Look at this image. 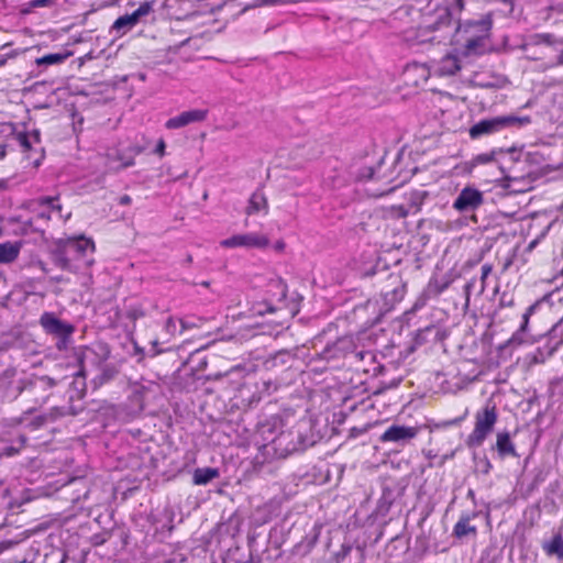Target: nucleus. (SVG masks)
<instances>
[{
	"instance_id": "nucleus-1",
	"label": "nucleus",
	"mask_w": 563,
	"mask_h": 563,
	"mask_svg": "<svg viewBox=\"0 0 563 563\" xmlns=\"http://www.w3.org/2000/svg\"><path fill=\"white\" fill-rule=\"evenodd\" d=\"M96 244L91 238L82 234L62 238L55 242L53 262L59 268L77 274L93 265Z\"/></svg>"
},
{
	"instance_id": "nucleus-2",
	"label": "nucleus",
	"mask_w": 563,
	"mask_h": 563,
	"mask_svg": "<svg viewBox=\"0 0 563 563\" xmlns=\"http://www.w3.org/2000/svg\"><path fill=\"white\" fill-rule=\"evenodd\" d=\"M310 430L309 421L306 419L287 424L280 429L279 438L276 440L272 459H283L289 454L303 450L312 443L308 437Z\"/></svg>"
},
{
	"instance_id": "nucleus-3",
	"label": "nucleus",
	"mask_w": 563,
	"mask_h": 563,
	"mask_svg": "<svg viewBox=\"0 0 563 563\" xmlns=\"http://www.w3.org/2000/svg\"><path fill=\"white\" fill-rule=\"evenodd\" d=\"M498 413L496 405L487 401L475 415V426L466 440L468 448H479L486 438L493 432Z\"/></svg>"
},
{
	"instance_id": "nucleus-4",
	"label": "nucleus",
	"mask_w": 563,
	"mask_h": 563,
	"mask_svg": "<svg viewBox=\"0 0 563 563\" xmlns=\"http://www.w3.org/2000/svg\"><path fill=\"white\" fill-rule=\"evenodd\" d=\"M287 424L288 421H285L280 416H272L257 426L254 441L264 459H272L280 429Z\"/></svg>"
},
{
	"instance_id": "nucleus-5",
	"label": "nucleus",
	"mask_w": 563,
	"mask_h": 563,
	"mask_svg": "<svg viewBox=\"0 0 563 563\" xmlns=\"http://www.w3.org/2000/svg\"><path fill=\"white\" fill-rule=\"evenodd\" d=\"M530 122L531 119L528 115H500L490 119H484L470 129V136L472 139H477L483 135L497 133L506 128H521L528 125Z\"/></svg>"
},
{
	"instance_id": "nucleus-6",
	"label": "nucleus",
	"mask_w": 563,
	"mask_h": 563,
	"mask_svg": "<svg viewBox=\"0 0 563 563\" xmlns=\"http://www.w3.org/2000/svg\"><path fill=\"white\" fill-rule=\"evenodd\" d=\"M40 324L47 334L58 339V350L65 349L75 331L73 324L57 318L53 312H44L40 318Z\"/></svg>"
},
{
	"instance_id": "nucleus-7",
	"label": "nucleus",
	"mask_w": 563,
	"mask_h": 563,
	"mask_svg": "<svg viewBox=\"0 0 563 563\" xmlns=\"http://www.w3.org/2000/svg\"><path fill=\"white\" fill-rule=\"evenodd\" d=\"M471 26L477 27L479 33L477 35L462 37L465 42V52L468 55L483 54L486 49V41L492 29V20L489 18H483L481 20L474 21Z\"/></svg>"
},
{
	"instance_id": "nucleus-8",
	"label": "nucleus",
	"mask_w": 563,
	"mask_h": 563,
	"mask_svg": "<svg viewBox=\"0 0 563 563\" xmlns=\"http://www.w3.org/2000/svg\"><path fill=\"white\" fill-rule=\"evenodd\" d=\"M153 10V2L145 1L140 4V7L132 12L131 14H125L118 18L111 26V31L115 32L118 37L126 34L131 29H133L143 16L150 14Z\"/></svg>"
},
{
	"instance_id": "nucleus-9",
	"label": "nucleus",
	"mask_w": 563,
	"mask_h": 563,
	"mask_svg": "<svg viewBox=\"0 0 563 563\" xmlns=\"http://www.w3.org/2000/svg\"><path fill=\"white\" fill-rule=\"evenodd\" d=\"M550 295L543 296L540 300L536 301L531 306H529L526 312L522 314V321L519 329L512 333V335L505 343L506 347H515L521 344L532 343L531 336L528 334V325L530 317L536 312V310L545 301H548Z\"/></svg>"
},
{
	"instance_id": "nucleus-10",
	"label": "nucleus",
	"mask_w": 563,
	"mask_h": 563,
	"mask_svg": "<svg viewBox=\"0 0 563 563\" xmlns=\"http://www.w3.org/2000/svg\"><path fill=\"white\" fill-rule=\"evenodd\" d=\"M268 244L269 239L266 235L255 232L235 234L220 242V246L224 249H265Z\"/></svg>"
},
{
	"instance_id": "nucleus-11",
	"label": "nucleus",
	"mask_w": 563,
	"mask_h": 563,
	"mask_svg": "<svg viewBox=\"0 0 563 563\" xmlns=\"http://www.w3.org/2000/svg\"><path fill=\"white\" fill-rule=\"evenodd\" d=\"M421 429V426L391 424L380 435V441L384 443L406 445L420 433Z\"/></svg>"
},
{
	"instance_id": "nucleus-12",
	"label": "nucleus",
	"mask_w": 563,
	"mask_h": 563,
	"mask_svg": "<svg viewBox=\"0 0 563 563\" xmlns=\"http://www.w3.org/2000/svg\"><path fill=\"white\" fill-rule=\"evenodd\" d=\"M484 202L483 192L473 187L463 188L453 202V208L459 212L475 211Z\"/></svg>"
},
{
	"instance_id": "nucleus-13",
	"label": "nucleus",
	"mask_w": 563,
	"mask_h": 563,
	"mask_svg": "<svg viewBox=\"0 0 563 563\" xmlns=\"http://www.w3.org/2000/svg\"><path fill=\"white\" fill-rule=\"evenodd\" d=\"M97 358V354L92 349H86L82 352L81 357L79 358L80 368L75 374L74 380L71 383L74 391L77 397H82L86 391V375L88 371V365L93 364Z\"/></svg>"
},
{
	"instance_id": "nucleus-14",
	"label": "nucleus",
	"mask_w": 563,
	"mask_h": 563,
	"mask_svg": "<svg viewBox=\"0 0 563 563\" xmlns=\"http://www.w3.org/2000/svg\"><path fill=\"white\" fill-rule=\"evenodd\" d=\"M208 111L203 109H194L184 111L180 114L168 119L165 126L169 130L179 129L190 123L201 122L207 118Z\"/></svg>"
},
{
	"instance_id": "nucleus-15",
	"label": "nucleus",
	"mask_w": 563,
	"mask_h": 563,
	"mask_svg": "<svg viewBox=\"0 0 563 563\" xmlns=\"http://www.w3.org/2000/svg\"><path fill=\"white\" fill-rule=\"evenodd\" d=\"M38 209L36 210V217L43 220H49L53 216L63 218L62 206L57 197H43L40 198Z\"/></svg>"
},
{
	"instance_id": "nucleus-16",
	"label": "nucleus",
	"mask_w": 563,
	"mask_h": 563,
	"mask_svg": "<svg viewBox=\"0 0 563 563\" xmlns=\"http://www.w3.org/2000/svg\"><path fill=\"white\" fill-rule=\"evenodd\" d=\"M478 516L477 511H472L467 514H462L459 521L455 523L453 528V534L456 538H463L468 534L476 536L477 528L476 526L471 525V521Z\"/></svg>"
},
{
	"instance_id": "nucleus-17",
	"label": "nucleus",
	"mask_w": 563,
	"mask_h": 563,
	"mask_svg": "<svg viewBox=\"0 0 563 563\" xmlns=\"http://www.w3.org/2000/svg\"><path fill=\"white\" fill-rule=\"evenodd\" d=\"M159 386L154 382L147 384L137 383L133 385V398L139 404L140 408L144 407V401L148 399L151 395L157 393Z\"/></svg>"
},
{
	"instance_id": "nucleus-18",
	"label": "nucleus",
	"mask_w": 563,
	"mask_h": 563,
	"mask_svg": "<svg viewBox=\"0 0 563 563\" xmlns=\"http://www.w3.org/2000/svg\"><path fill=\"white\" fill-rule=\"evenodd\" d=\"M461 68L460 60L455 55H445L437 65L435 71L441 76H452Z\"/></svg>"
},
{
	"instance_id": "nucleus-19",
	"label": "nucleus",
	"mask_w": 563,
	"mask_h": 563,
	"mask_svg": "<svg viewBox=\"0 0 563 563\" xmlns=\"http://www.w3.org/2000/svg\"><path fill=\"white\" fill-rule=\"evenodd\" d=\"M21 242L0 243V264H10L14 262L21 251Z\"/></svg>"
},
{
	"instance_id": "nucleus-20",
	"label": "nucleus",
	"mask_w": 563,
	"mask_h": 563,
	"mask_svg": "<svg viewBox=\"0 0 563 563\" xmlns=\"http://www.w3.org/2000/svg\"><path fill=\"white\" fill-rule=\"evenodd\" d=\"M268 203L267 199L262 190H256L252 194L249 200V206L246 208V213L249 216L257 213L260 211H264L267 213Z\"/></svg>"
},
{
	"instance_id": "nucleus-21",
	"label": "nucleus",
	"mask_w": 563,
	"mask_h": 563,
	"mask_svg": "<svg viewBox=\"0 0 563 563\" xmlns=\"http://www.w3.org/2000/svg\"><path fill=\"white\" fill-rule=\"evenodd\" d=\"M545 344L554 352L563 344V320H560L550 329Z\"/></svg>"
},
{
	"instance_id": "nucleus-22",
	"label": "nucleus",
	"mask_w": 563,
	"mask_h": 563,
	"mask_svg": "<svg viewBox=\"0 0 563 563\" xmlns=\"http://www.w3.org/2000/svg\"><path fill=\"white\" fill-rule=\"evenodd\" d=\"M496 448L500 456H516L517 452L508 432L497 434Z\"/></svg>"
},
{
	"instance_id": "nucleus-23",
	"label": "nucleus",
	"mask_w": 563,
	"mask_h": 563,
	"mask_svg": "<svg viewBox=\"0 0 563 563\" xmlns=\"http://www.w3.org/2000/svg\"><path fill=\"white\" fill-rule=\"evenodd\" d=\"M555 352L551 350L550 346L544 344L543 346H539L536 351L529 353L526 358L530 365L541 364L544 363Z\"/></svg>"
},
{
	"instance_id": "nucleus-24",
	"label": "nucleus",
	"mask_w": 563,
	"mask_h": 563,
	"mask_svg": "<svg viewBox=\"0 0 563 563\" xmlns=\"http://www.w3.org/2000/svg\"><path fill=\"white\" fill-rule=\"evenodd\" d=\"M219 476V471L213 467L197 468L194 472V483L196 485H207Z\"/></svg>"
},
{
	"instance_id": "nucleus-25",
	"label": "nucleus",
	"mask_w": 563,
	"mask_h": 563,
	"mask_svg": "<svg viewBox=\"0 0 563 563\" xmlns=\"http://www.w3.org/2000/svg\"><path fill=\"white\" fill-rule=\"evenodd\" d=\"M396 282L395 287L389 291L384 292V298L387 303L394 305L402 300L406 294V285L401 283L397 277L394 278Z\"/></svg>"
},
{
	"instance_id": "nucleus-26",
	"label": "nucleus",
	"mask_w": 563,
	"mask_h": 563,
	"mask_svg": "<svg viewBox=\"0 0 563 563\" xmlns=\"http://www.w3.org/2000/svg\"><path fill=\"white\" fill-rule=\"evenodd\" d=\"M452 20L451 10L445 7H440L437 9V20L430 24H427V29L438 30L441 26L450 25Z\"/></svg>"
},
{
	"instance_id": "nucleus-27",
	"label": "nucleus",
	"mask_w": 563,
	"mask_h": 563,
	"mask_svg": "<svg viewBox=\"0 0 563 563\" xmlns=\"http://www.w3.org/2000/svg\"><path fill=\"white\" fill-rule=\"evenodd\" d=\"M543 550L548 555L563 559V537L561 534L554 536L550 542L543 545Z\"/></svg>"
},
{
	"instance_id": "nucleus-28",
	"label": "nucleus",
	"mask_w": 563,
	"mask_h": 563,
	"mask_svg": "<svg viewBox=\"0 0 563 563\" xmlns=\"http://www.w3.org/2000/svg\"><path fill=\"white\" fill-rule=\"evenodd\" d=\"M16 140L24 151H29L34 144L40 143V132L33 131L30 133H20L18 134Z\"/></svg>"
},
{
	"instance_id": "nucleus-29",
	"label": "nucleus",
	"mask_w": 563,
	"mask_h": 563,
	"mask_svg": "<svg viewBox=\"0 0 563 563\" xmlns=\"http://www.w3.org/2000/svg\"><path fill=\"white\" fill-rule=\"evenodd\" d=\"M55 385L54 379H52L48 376H42L36 378L31 386V391L34 394H37V391H47L48 389L53 388Z\"/></svg>"
},
{
	"instance_id": "nucleus-30",
	"label": "nucleus",
	"mask_w": 563,
	"mask_h": 563,
	"mask_svg": "<svg viewBox=\"0 0 563 563\" xmlns=\"http://www.w3.org/2000/svg\"><path fill=\"white\" fill-rule=\"evenodd\" d=\"M499 153V151L497 150H492L489 152H486V153H481V154H477L475 155L472 161H471V164L472 166H478V165H485V164H489L492 162L495 161L496 158V155Z\"/></svg>"
},
{
	"instance_id": "nucleus-31",
	"label": "nucleus",
	"mask_w": 563,
	"mask_h": 563,
	"mask_svg": "<svg viewBox=\"0 0 563 563\" xmlns=\"http://www.w3.org/2000/svg\"><path fill=\"white\" fill-rule=\"evenodd\" d=\"M66 58L63 54H47L37 59L38 65H54L64 62Z\"/></svg>"
},
{
	"instance_id": "nucleus-32",
	"label": "nucleus",
	"mask_w": 563,
	"mask_h": 563,
	"mask_svg": "<svg viewBox=\"0 0 563 563\" xmlns=\"http://www.w3.org/2000/svg\"><path fill=\"white\" fill-rule=\"evenodd\" d=\"M474 21H470V22H466L464 24H460L459 27H457V34L463 37V36H471V35H477L479 33V31H477V27H472V23Z\"/></svg>"
},
{
	"instance_id": "nucleus-33",
	"label": "nucleus",
	"mask_w": 563,
	"mask_h": 563,
	"mask_svg": "<svg viewBox=\"0 0 563 563\" xmlns=\"http://www.w3.org/2000/svg\"><path fill=\"white\" fill-rule=\"evenodd\" d=\"M24 443H25V438L20 435V438L18 440V445H10V446L3 448L0 455L12 456L22 449Z\"/></svg>"
},
{
	"instance_id": "nucleus-34",
	"label": "nucleus",
	"mask_w": 563,
	"mask_h": 563,
	"mask_svg": "<svg viewBox=\"0 0 563 563\" xmlns=\"http://www.w3.org/2000/svg\"><path fill=\"white\" fill-rule=\"evenodd\" d=\"M492 271H493V266L490 264H484L482 266V276H481L482 288H481V292H483L485 290V288H486V279L490 275Z\"/></svg>"
},
{
	"instance_id": "nucleus-35",
	"label": "nucleus",
	"mask_w": 563,
	"mask_h": 563,
	"mask_svg": "<svg viewBox=\"0 0 563 563\" xmlns=\"http://www.w3.org/2000/svg\"><path fill=\"white\" fill-rule=\"evenodd\" d=\"M179 322V320H176L174 318H168L166 320V323H165V330L167 333L174 335L176 334L177 332L179 333V330L177 329V323Z\"/></svg>"
},
{
	"instance_id": "nucleus-36",
	"label": "nucleus",
	"mask_w": 563,
	"mask_h": 563,
	"mask_svg": "<svg viewBox=\"0 0 563 563\" xmlns=\"http://www.w3.org/2000/svg\"><path fill=\"white\" fill-rule=\"evenodd\" d=\"M53 4V0H31L26 3L31 9L47 8Z\"/></svg>"
},
{
	"instance_id": "nucleus-37",
	"label": "nucleus",
	"mask_w": 563,
	"mask_h": 563,
	"mask_svg": "<svg viewBox=\"0 0 563 563\" xmlns=\"http://www.w3.org/2000/svg\"><path fill=\"white\" fill-rule=\"evenodd\" d=\"M165 150H166V143L163 139H159L157 141V144L154 148V154L158 155L159 157H163L165 155Z\"/></svg>"
},
{
	"instance_id": "nucleus-38",
	"label": "nucleus",
	"mask_w": 563,
	"mask_h": 563,
	"mask_svg": "<svg viewBox=\"0 0 563 563\" xmlns=\"http://www.w3.org/2000/svg\"><path fill=\"white\" fill-rule=\"evenodd\" d=\"M474 285H475V279H472L468 283H466V285L464 286V292H465L467 302L470 300V296H471L472 289L474 288Z\"/></svg>"
},
{
	"instance_id": "nucleus-39",
	"label": "nucleus",
	"mask_w": 563,
	"mask_h": 563,
	"mask_svg": "<svg viewBox=\"0 0 563 563\" xmlns=\"http://www.w3.org/2000/svg\"><path fill=\"white\" fill-rule=\"evenodd\" d=\"M119 159L121 161V163L118 166V168H126V167L134 165V159L132 157H129V158L119 157Z\"/></svg>"
},
{
	"instance_id": "nucleus-40",
	"label": "nucleus",
	"mask_w": 563,
	"mask_h": 563,
	"mask_svg": "<svg viewBox=\"0 0 563 563\" xmlns=\"http://www.w3.org/2000/svg\"><path fill=\"white\" fill-rule=\"evenodd\" d=\"M162 353V350L158 349V342L157 341H153L152 342V347L151 350L148 351V355L151 357H154V356H157L158 354Z\"/></svg>"
},
{
	"instance_id": "nucleus-41",
	"label": "nucleus",
	"mask_w": 563,
	"mask_h": 563,
	"mask_svg": "<svg viewBox=\"0 0 563 563\" xmlns=\"http://www.w3.org/2000/svg\"><path fill=\"white\" fill-rule=\"evenodd\" d=\"M179 324H180L179 333H183L185 330L191 329V328L196 327L195 323H191V322H189L187 320H184V319H179Z\"/></svg>"
},
{
	"instance_id": "nucleus-42",
	"label": "nucleus",
	"mask_w": 563,
	"mask_h": 563,
	"mask_svg": "<svg viewBox=\"0 0 563 563\" xmlns=\"http://www.w3.org/2000/svg\"><path fill=\"white\" fill-rule=\"evenodd\" d=\"M449 286V283H444L442 285H438L437 283L432 284L430 283L429 287H434L435 288V294L439 295L441 292H443Z\"/></svg>"
},
{
	"instance_id": "nucleus-43",
	"label": "nucleus",
	"mask_w": 563,
	"mask_h": 563,
	"mask_svg": "<svg viewBox=\"0 0 563 563\" xmlns=\"http://www.w3.org/2000/svg\"><path fill=\"white\" fill-rule=\"evenodd\" d=\"M7 144L4 142H0V158H3L7 153Z\"/></svg>"
},
{
	"instance_id": "nucleus-44",
	"label": "nucleus",
	"mask_w": 563,
	"mask_h": 563,
	"mask_svg": "<svg viewBox=\"0 0 563 563\" xmlns=\"http://www.w3.org/2000/svg\"><path fill=\"white\" fill-rule=\"evenodd\" d=\"M552 37H553V36H552L551 34H543V35H542L543 41H544L545 43H548V44H552V43H553V42H552ZM558 41H559V40H556L554 43L559 44V43H558Z\"/></svg>"
},
{
	"instance_id": "nucleus-45",
	"label": "nucleus",
	"mask_w": 563,
	"mask_h": 563,
	"mask_svg": "<svg viewBox=\"0 0 563 563\" xmlns=\"http://www.w3.org/2000/svg\"><path fill=\"white\" fill-rule=\"evenodd\" d=\"M555 64L563 66V48L559 52Z\"/></svg>"
},
{
	"instance_id": "nucleus-46",
	"label": "nucleus",
	"mask_w": 563,
	"mask_h": 563,
	"mask_svg": "<svg viewBox=\"0 0 563 563\" xmlns=\"http://www.w3.org/2000/svg\"><path fill=\"white\" fill-rule=\"evenodd\" d=\"M131 200H132L131 197L125 195V196L120 198V203L121 205H129L131 202Z\"/></svg>"
},
{
	"instance_id": "nucleus-47",
	"label": "nucleus",
	"mask_w": 563,
	"mask_h": 563,
	"mask_svg": "<svg viewBox=\"0 0 563 563\" xmlns=\"http://www.w3.org/2000/svg\"><path fill=\"white\" fill-rule=\"evenodd\" d=\"M102 373H103V376L109 379L110 377L113 376V371L112 369H109V368H103L102 369Z\"/></svg>"
},
{
	"instance_id": "nucleus-48",
	"label": "nucleus",
	"mask_w": 563,
	"mask_h": 563,
	"mask_svg": "<svg viewBox=\"0 0 563 563\" xmlns=\"http://www.w3.org/2000/svg\"><path fill=\"white\" fill-rule=\"evenodd\" d=\"M455 9L461 11L463 9V0H453Z\"/></svg>"
},
{
	"instance_id": "nucleus-49",
	"label": "nucleus",
	"mask_w": 563,
	"mask_h": 563,
	"mask_svg": "<svg viewBox=\"0 0 563 563\" xmlns=\"http://www.w3.org/2000/svg\"><path fill=\"white\" fill-rule=\"evenodd\" d=\"M48 398V395H43L41 396V398H36V402H38L40 405H43L45 404L46 399Z\"/></svg>"
},
{
	"instance_id": "nucleus-50",
	"label": "nucleus",
	"mask_w": 563,
	"mask_h": 563,
	"mask_svg": "<svg viewBox=\"0 0 563 563\" xmlns=\"http://www.w3.org/2000/svg\"><path fill=\"white\" fill-rule=\"evenodd\" d=\"M398 210L401 217H406L408 214V211L402 206L398 207Z\"/></svg>"
},
{
	"instance_id": "nucleus-51",
	"label": "nucleus",
	"mask_w": 563,
	"mask_h": 563,
	"mask_svg": "<svg viewBox=\"0 0 563 563\" xmlns=\"http://www.w3.org/2000/svg\"><path fill=\"white\" fill-rule=\"evenodd\" d=\"M366 430H367L366 428H365V429H361V430H357V429L353 428V429L351 430V432H352L354 435H356V434H361V433L365 432Z\"/></svg>"
},
{
	"instance_id": "nucleus-52",
	"label": "nucleus",
	"mask_w": 563,
	"mask_h": 563,
	"mask_svg": "<svg viewBox=\"0 0 563 563\" xmlns=\"http://www.w3.org/2000/svg\"><path fill=\"white\" fill-rule=\"evenodd\" d=\"M258 562H260V560H256V561H255V560H254V558H253V555H251V556H250V559H249L247 561H244V562H241V561H240V562H238V563H258Z\"/></svg>"
},
{
	"instance_id": "nucleus-53",
	"label": "nucleus",
	"mask_w": 563,
	"mask_h": 563,
	"mask_svg": "<svg viewBox=\"0 0 563 563\" xmlns=\"http://www.w3.org/2000/svg\"><path fill=\"white\" fill-rule=\"evenodd\" d=\"M235 372H239V369H238V368H232L230 372H228V373H225V374H219L218 376H219V377H220V376H228V375H231V374H233V373H235Z\"/></svg>"
},
{
	"instance_id": "nucleus-54",
	"label": "nucleus",
	"mask_w": 563,
	"mask_h": 563,
	"mask_svg": "<svg viewBox=\"0 0 563 563\" xmlns=\"http://www.w3.org/2000/svg\"><path fill=\"white\" fill-rule=\"evenodd\" d=\"M26 7L27 8L21 10V12L24 13V14L30 13L31 10H32L29 5H26Z\"/></svg>"
},
{
	"instance_id": "nucleus-55",
	"label": "nucleus",
	"mask_w": 563,
	"mask_h": 563,
	"mask_svg": "<svg viewBox=\"0 0 563 563\" xmlns=\"http://www.w3.org/2000/svg\"><path fill=\"white\" fill-rule=\"evenodd\" d=\"M43 423V419L42 418H36V424H35V428H37L38 426H41Z\"/></svg>"
},
{
	"instance_id": "nucleus-56",
	"label": "nucleus",
	"mask_w": 563,
	"mask_h": 563,
	"mask_svg": "<svg viewBox=\"0 0 563 563\" xmlns=\"http://www.w3.org/2000/svg\"><path fill=\"white\" fill-rule=\"evenodd\" d=\"M92 282V275L91 274H88L87 276V282L85 284H89Z\"/></svg>"
},
{
	"instance_id": "nucleus-57",
	"label": "nucleus",
	"mask_w": 563,
	"mask_h": 563,
	"mask_svg": "<svg viewBox=\"0 0 563 563\" xmlns=\"http://www.w3.org/2000/svg\"><path fill=\"white\" fill-rule=\"evenodd\" d=\"M284 247V244L282 242L277 243L276 249L282 250Z\"/></svg>"
},
{
	"instance_id": "nucleus-58",
	"label": "nucleus",
	"mask_w": 563,
	"mask_h": 563,
	"mask_svg": "<svg viewBox=\"0 0 563 563\" xmlns=\"http://www.w3.org/2000/svg\"><path fill=\"white\" fill-rule=\"evenodd\" d=\"M559 12L563 13V2L559 4Z\"/></svg>"
},
{
	"instance_id": "nucleus-59",
	"label": "nucleus",
	"mask_w": 563,
	"mask_h": 563,
	"mask_svg": "<svg viewBox=\"0 0 563 563\" xmlns=\"http://www.w3.org/2000/svg\"><path fill=\"white\" fill-rule=\"evenodd\" d=\"M558 43L559 45H563V37L559 38Z\"/></svg>"
},
{
	"instance_id": "nucleus-60",
	"label": "nucleus",
	"mask_w": 563,
	"mask_h": 563,
	"mask_svg": "<svg viewBox=\"0 0 563 563\" xmlns=\"http://www.w3.org/2000/svg\"><path fill=\"white\" fill-rule=\"evenodd\" d=\"M3 64H4V59L0 58V66H2Z\"/></svg>"
}]
</instances>
